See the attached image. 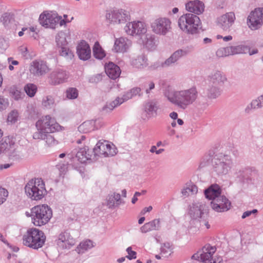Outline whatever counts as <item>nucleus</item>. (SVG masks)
<instances>
[{
  "label": "nucleus",
  "mask_w": 263,
  "mask_h": 263,
  "mask_svg": "<svg viewBox=\"0 0 263 263\" xmlns=\"http://www.w3.org/2000/svg\"><path fill=\"white\" fill-rule=\"evenodd\" d=\"M30 72L34 76H42L47 73L49 68L46 62L41 60H36L30 64Z\"/></svg>",
  "instance_id": "nucleus-18"
},
{
  "label": "nucleus",
  "mask_w": 263,
  "mask_h": 263,
  "mask_svg": "<svg viewBox=\"0 0 263 263\" xmlns=\"http://www.w3.org/2000/svg\"><path fill=\"white\" fill-rule=\"evenodd\" d=\"M163 62V67L164 68L169 67L175 63L176 62L174 60V59L170 56L169 58L166 59Z\"/></svg>",
  "instance_id": "nucleus-61"
},
{
  "label": "nucleus",
  "mask_w": 263,
  "mask_h": 263,
  "mask_svg": "<svg viewBox=\"0 0 263 263\" xmlns=\"http://www.w3.org/2000/svg\"><path fill=\"white\" fill-rule=\"evenodd\" d=\"M141 90V88L140 87H136L133 88L130 90L128 91H126L123 95V96L121 97L122 100H123V102L132 99L133 97L139 95Z\"/></svg>",
  "instance_id": "nucleus-37"
},
{
  "label": "nucleus",
  "mask_w": 263,
  "mask_h": 263,
  "mask_svg": "<svg viewBox=\"0 0 263 263\" xmlns=\"http://www.w3.org/2000/svg\"><path fill=\"white\" fill-rule=\"evenodd\" d=\"M231 55L246 53L249 50L248 47L243 44L229 46Z\"/></svg>",
  "instance_id": "nucleus-35"
},
{
  "label": "nucleus",
  "mask_w": 263,
  "mask_h": 263,
  "mask_svg": "<svg viewBox=\"0 0 263 263\" xmlns=\"http://www.w3.org/2000/svg\"><path fill=\"white\" fill-rule=\"evenodd\" d=\"M107 21L111 24H124L130 18L128 11L124 9H116L107 12L106 14Z\"/></svg>",
  "instance_id": "nucleus-12"
},
{
  "label": "nucleus",
  "mask_w": 263,
  "mask_h": 263,
  "mask_svg": "<svg viewBox=\"0 0 263 263\" xmlns=\"http://www.w3.org/2000/svg\"><path fill=\"white\" fill-rule=\"evenodd\" d=\"M126 251L128 254V255L126 256V257L128 259L132 260L137 258V253L136 252L132 250L131 247H128Z\"/></svg>",
  "instance_id": "nucleus-58"
},
{
  "label": "nucleus",
  "mask_w": 263,
  "mask_h": 263,
  "mask_svg": "<svg viewBox=\"0 0 263 263\" xmlns=\"http://www.w3.org/2000/svg\"><path fill=\"white\" fill-rule=\"evenodd\" d=\"M9 103L8 99L0 96V111L6 109L9 106Z\"/></svg>",
  "instance_id": "nucleus-56"
},
{
  "label": "nucleus",
  "mask_w": 263,
  "mask_h": 263,
  "mask_svg": "<svg viewBox=\"0 0 263 263\" xmlns=\"http://www.w3.org/2000/svg\"><path fill=\"white\" fill-rule=\"evenodd\" d=\"M164 96L172 104L184 110L196 101L198 92L196 86H192L188 89L167 90Z\"/></svg>",
  "instance_id": "nucleus-1"
},
{
  "label": "nucleus",
  "mask_w": 263,
  "mask_h": 263,
  "mask_svg": "<svg viewBox=\"0 0 263 263\" xmlns=\"http://www.w3.org/2000/svg\"><path fill=\"white\" fill-rule=\"evenodd\" d=\"M189 214L192 219L197 220L208 217V206L204 201L194 202L190 205Z\"/></svg>",
  "instance_id": "nucleus-11"
},
{
  "label": "nucleus",
  "mask_w": 263,
  "mask_h": 263,
  "mask_svg": "<svg viewBox=\"0 0 263 263\" xmlns=\"http://www.w3.org/2000/svg\"><path fill=\"white\" fill-rule=\"evenodd\" d=\"M216 55L218 57L221 58L230 55V52L229 46L226 47H222L218 49L216 52Z\"/></svg>",
  "instance_id": "nucleus-54"
},
{
  "label": "nucleus",
  "mask_w": 263,
  "mask_h": 263,
  "mask_svg": "<svg viewBox=\"0 0 263 263\" xmlns=\"http://www.w3.org/2000/svg\"><path fill=\"white\" fill-rule=\"evenodd\" d=\"M233 166L230 156L218 153L212 161L211 174L214 177H222L229 173Z\"/></svg>",
  "instance_id": "nucleus-2"
},
{
  "label": "nucleus",
  "mask_w": 263,
  "mask_h": 263,
  "mask_svg": "<svg viewBox=\"0 0 263 263\" xmlns=\"http://www.w3.org/2000/svg\"><path fill=\"white\" fill-rule=\"evenodd\" d=\"M68 77V73L65 70L58 68L50 73L49 83L52 85H59L65 82Z\"/></svg>",
  "instance_id": "nucleus-19"
},
{
  "label": "nucleus",
  "mask_w": 263,
  "mask_h": 263,
  "mask_svg": "<svg viewBox=\"0 0 263 263\" xmlns=\"http://www.w3.org/2000/svg\"><path fill=\"white\" fill-rule=\"evenodd\" d=\"M161 253L165 256L170 255L172 253V248L169 242L163 243L161 248Z\"/></svg>",
  "instance_id": "nucleus-51"
},
{
  "label": "nucleus",
  "mask_w": 263,
  "mask_h": 263,
  "mask_svg": "<svg viewBox=\"0 0 263 263\" xmlns=\"http://www.w3.org/2000/svg\"><path fill=\"white\" fill-rule=\"evenodd\" d=\"M263 106H262L260 101L258 97L256 99L253 100L247 106L246 108V110L247 111H249V110L253 109H258L261 108Z\"/></svg>",
  "instance_id": "nucleus-49"
},
{
  "label": "nucleus",
  "mask_w": 263,
  "mask_h": 263,
  "mask_svg": "<svg viewBox=\"0 0 263 263\" xmlns=\"http://www.w3.org/2000/svg\"><path fill=\"white\" fill-rule=\"evenodd\" d=\"M160 228V219H155L148 222L145 223L140 228V231L142 233H146L154 230H159Z\"/></svg>",
  "instance_id": "nucleus-33"
},
{
  "label": "nucleus",
  "mask_w": 263,
  "mask_h": 263,
  "mask_svg": "<svg viewBox=\"0 0 263 263\" xmlns=\"http://www.w3.org/2000/svg\"><path fill=\"white\" fill-rule=\"evenodd\" d=\"M208 217H204V218H200L198 221L200 222L201 227H205L207 229L210 228V224L207 220Z\"/></svg>",
  "instance_id": "nucleus-63"
},
{
  "label": "nucleus",
  "mask_w": 263,
  "mask_h": 263,
  "mask_svg": "<svg viewBox=\"0 0 263 263\" xmlns=\"http://www.w3.org/2000/svg\"><path fill=\"white\" fill-rule=\"evenodd\" d=\"M132 45V42L125 37L116 39L115 41L113 50L116 52H125Z\"/></svg>",
  "instance_id": "nucleus-25"
},
{
  "label": "nucleus",
  "mask_w": 263,
  "mask_h": 263,
  "mask_svg": "<svg viewBox=\"0 0 263 263\" xmlns=\"http://www.w3.org/2000/svg\"><path fill=\"white\" fill-rule=\"evenodd\" d=\"M221 189L217 184L211 185L204 191V195L206 198L213 201L218 197L221 196Z\"/></svg>",
  "instance_id": "nucleus-30"
},
{
  "label": "nucleus",
  "mask_w": 263,
  "mask_h": 263,
  "mask_svg": "<svg viewBox=\"0 0 263 263\" xmlns=\"http://www.w3.org/2000/svg\"><path fill=\"white\" fill-rule=\"evenodd\" d=\"M185 9L197 15L203 13L204 10V5L203 2L199 0L192 1L186 3Z\"/></svg>",
  "instance_id": "nucleus-24"
},
{
  "label": "nucleus",
  "mask_w": 263,
  "mask_h": 263,
  "mask_svg": "<svg viewBox=\"0 0 263 263\" xmlns=\"http://www.w3.org/2000/svg\"><path fill=\"white\" fill-rule=\"evenodd\" d=\"M138 42L148 50H154L156 47L155 36L151 33H145L140 37Z\"/></svg>",
  "instance_id": "nucleus-23"
},
{
  "label": "nucleus",
  "mask_w": 263,
  "mask_h": 263,
  "mask_svg": "<svg viewBox=\"0 0 263 263\" xmlns=\"http://www.w3.org/2000/svg\"><path fill=\"white\" fill-rule=\"evenodd\" d=\"M52 216V210L47 205H38L31 209L32 221L34 226H42L46 224Z\"/></svg>",
  "instance_id": "nucleus-8"
},
{
  "label": "nucleus",
  "mask_w": 263,
  "mask_h": 263,
  "mask_svg": "<svg viewBox=\"0 0 263 263\" xmlns=\"http://www.w3.org/2000/svg\"><path fill=\"white\" fill-rule=\"evenodd\" d=\"M60 19L57 13L44 12L40 14L39 22L45 28L55 29Z\"/></svg>",
  "instance_id": "nucleus-16"
},
{
  "label": "nucleus",
  "mask_w": 263,
  "mask_h": 263,
  "mask_svg": "<svg viewBox=\"0 0 263 263\" xmlns=\"http://www.w3.org/2000/svg\"><path fill=\"white\" fill-rule=\"evenodd\" d=\"M37 131L33 135V139L42 138L45 134L53 133L61 129V126L57 123L55 119L50 115H46L40 118L36 122Z\"/></svg>",
  "instance_id": "nucleus-3"
},
{
  "label": "nucleus",
  "mask_w": 263,
  "mask_h": 263,
  "mask_svg": "<svg viewBox=\"0 0 263 263\" xmlns=\"http://www.w3.org/2000/svg\"><path fill=\"white\" fill-rule=\"evenodd\" d=\"M7 62L9 65L8 69L10 71H13L14 70V66H17L19 65V62L14 60L13 57L8 58Z\"/></svg>",
  "instance_id": "nucleus-55"
},
{
  "label": "nucleus",
  "mask_w": 263,
  "mask_h": 263,
  "mask_svg": "<svg viewBox=\"0 0 263 263\" xmlns=\"http://www.w3.org/2000/svg\"><path fill=\"white\" fill-rule=\"evenodd\" d=\"M8 195V191L4 188L0 187V204L3 203Z\"/></svg>",
  "instance_id": "nucleus-59"
},
{
  "label": "nucleus",
  "mask_w": 263,
  "mask_h": 263,
  "mask_svg": "<svg viewBox=\"0 0 263 263\" xmlns=\"http://www.w3.org/2000/svg\"><path fill=\"white\" fill-rule=\"evenodd\" d=\"M24 189L27 196L35 201L42 199L47 193L45 182L41 178L30 179L26 183Z\"/></svg>",
  "instance_id": "nucleus-5"
},
{
  "label": "nucleus",
  "mask_w": 263,
  "mask_h": 263,
  "mask_svg": "<svg viewBox=\"0 0 263 263\" xmlns=\"http://www.w3.org/2000/svg\"><path fill=\"white\" fill-rule=\"evenodd\" d=\"M95 155L100 157H112L117 153L115 145L104 140H99L93 148Z\"/></svg>",
  "instance_id": "nucleus-10"
},
{
  "label": "nucleus",
  "mask_w": 263,
  "mask_h": 263,
  "mask_svg": "<svg viewBox=\"0 0 263 263\" xmlns=\"http://www.w3.org/2000/svg\"><path fill=\"white\" fill-rule=\"evenodd\" d=\"M178 25L180 29L189 34H196L201 29V22L199 17L193 13H186L178 19Z\"/></svg>",
  "instance_id": "nucleus-4"
},
{
  "label": "nucleus",
  "mask_w": 263,
  "mask_h": 263,
  "mask_svg": "<svg viewBox=\"0 0 263 263\" xmlns=\"http://www.w3.org/2000/svg\"><path fill=\"white\" fill-rule=\"evenodd\" d=\"M247 23L251 30L259 29L263 25V8H258L252 11L247 17Z\"/></svg>",
  "instance_id": "nucleus-13"
},
{
  "label": "nucleus",
  "mask_w": 263,
  "mask_h": 263,
  "mask_svg": "<svg viewBox=\"0 0 263 263\" xmlns=\"http://www.w3.org/2000/svg\"><path fill=\"white\" fill-rule=\"evenodd\" d=\"M216 251V246L207 243L193 254L192 258L204 263H221L222 259L215 256Z\"/></svg>",
  "instance_id": "nucleus-7"
},
{
  "label": "nucleus",
  "mask_w": 263,
  "mask_h": 263,
  "mask_svg": "<svg viewBox=\"0 0 263 263\" xmlns=\"http://www.w3.org/2000/svg\"><path fill=\"white\" fill-rule=\"evenodd\" d=\"M208 80L211 84L221 86L227 81V78L223 72L215 70L209 75Z\"/></svg>",
  "instance_id": "nucleus-22"
},
{
  "label": "nucleus",
  "mask_w": 263,
  "mask_h": 263,
  "mask_svg": "<svg viewBox=\"0 0 263 263\" xmlns=\"http://www.w3.org/2000/svg\"><path fill=\"white\" fill-rule=\"evenodd\" d=\"M18 118V113L15 110H12L8 116L7 121L11 124L15 123Z\"/></svg>",
  "instance_id": "nucleus-53"
},
{
  "label": "nucleus",
  "mask_w": 263,
  "mask_h": 263,
  "mask_svg": "<svg viewBox=\"0 0 263 263\" xmlns=\"http://www.w3.org/2000/svg\"><path fill=\"white\" fill-rule=\"evenodd\" d=\"M212 208L218 212L227 211L230 209V201L223 195H221L211 202Z\"/></svg>",
  "instance_id": "nucleus-21"
},
{
  "label": "nucleus",
  "mask_w": 263,
  "mask_h": 263,
  "mask_svg": "<svg viewBox=\"0 0 263 263\" xmlns=\"http://www.w3.org/2000/svg\"><path fill=\"white\" fill-rule=\"evenodd\" d=\"M106 74L112 79L118 78L121 74L120 67L112 62H109L105 66Z\"/></svg>",
  "instance_id": "nucleus-32"
},
{
  "label": "nucleus",
  "mask_w": 263,
  "mask_h": 263,
  "mask_svg": "<svg viewBox=\"0 0 263 263\" xmlns=\"http://www.w3.org/2000/svg\"><path fill=\"white\" fill-rule=\"evenodd\" d=\"M155 84L153 81L148 80L145 81L142 85V88L145 90L146 94L150 93L155 88Z\"/></svg>",
  "instance_id": "nucleus-50"
},
{
  "label": "nucleus",
  "mask_w": 263,
  "mask_h": 263,
  "mask_svg": "<svg viewBox=\"0 0 263 263\" xmlns=\"http://www.w3.org/2000/svg\"><path fill=\"white\" fill-rule=\"evenodd\" d=\"M126 33L132 36L138 35L140 37L147 32L146 24L141 21H133L126 24L124 27Z\"/></svg>",
  "instance_id": "nucleus-14"
},
{
  "label": "nucleus",
  "mask_w": 263,
  "mask_h": 263,
  "mask_svg": "<svg viewBox=\"0 0 263 263\" xmlns=\"http://www.w3.org/2000/svg\"><path fill=\"white\" fill-rule=\"evenodd\" d=\"M123 103V100H122L121 97H118L111 102L106 103L103 107L102 110L106 112H110Z\"/></svg>",
  "instance_id": "nucleus-36"
},
{
  "label": "nucleus",
  "mask_w": 263,
  "mask_h": 263,
  "mask_svg": "<svg viewBox=\"0 0 263 263\" xmlns=\"http://www.w3.org/2000/svg\"><path fill=\"white\" fill-rule=\"evenodd\" d=\"M78 90L76 88H69L66 91V97L69 99H75L78 97Z\"/></svg>",
  "instance_id": "nucleus-52"
},
{
  "label": "nucleus",
  "mask_w": 263,
  "mask_h": 263,
  "mask_svg": "<svg viewBox=\"0 0 263 263\" xmlns=\"http://www.w3.org/2000/svg\"><path fill=\"white\" fill-rule=\"evenodd\" d=\"M24 90L26 94L30 97H33L35 96L37 91V86L32 83L27 84L24 86Z\"/></svg>",
  "instance_id": "nucleus-45"
},
{
  "label": "nucleus",
  "mask_w": 263,
  "mask_h": 263,
  "mask_svg": "<svg viewBox=\"0 0 263 263\" xmlns=\"http://www.w3.org/2000/svg\"><path fill=\"white\" fill-rule=\"evenodd\" d=\"M257 212L258 211L256 209H253L252 211H247L243 213L241 218L242 219H245L246 217L250 216L251 214H256Z\"/></svg>",
  "instance_id": "nucleus-64"
},
{
  "label": "nucleus",
  "mask_w": 263,
  "mask_h": 263,
  "mask_svg": "<svg viewBox=\"0 0 263 263\" xmlns=\"http://www.w3.org/2000/svg\"><path fill=\"white\" fill-rule=\"evenodd\" d=\"M46 236L44 232L36 228L27 230L23 237V244L33 249L37 250L44 245Z\"/></svg>",
  "instance_id": "nucleus-6"
},
{
  "label": "nucleus",
  "mask_w": 263,
  "mask_h": 263,
  "mask_svg": "<svg viewBox=\"0 0 263 263\" xmlns=\"http://www.w3.org/2000/svg\"><path fill=\"white\" fill-rule=\"evenodd\" d=\"M131 65L135 68L142 69L148 66V60L145 55L142 54L132 58Z\"/></svg>",
  "instance_id": "nucleus-31"
},
{
  "label": "nucleus",
  "mask_w": 263,
  "mask_h": 263,
  "mask_svg": "<svg viewBox=\"0 0 263 263\" xmlns=\"http://www.w3.org/2000/svg\"><path fill=\"white\" fill-rule=\"evenodd\" d=\"M197 192V186L194 184H190L182 190V194L183 196H188L190 195L196 194Z\"/></svg>",
  "instance_id": "nucleus-46"
},
{
  "label": "nucleus",
  "mask_w": 263,
  "mask_h": 263,
  "mask_svg": "<svg viewBox=\"0 0 263 263\" xmlns=\"http://www.w3.org/2000/svg\"><path fill=\"white\" fill-rule=\"evenodd\" d=\"M9 92L10 96L15 100H18L22 98V92L15 86L10 87Z\"/></svg>",
  "instance_id": "nucleus-48"
},
{
  "label": "nucleus",
  "mask_w": 263,
  "mask_h": 263,
  "mask_svg": "<svg viewBox=\"0 0 263 263\" xmlns=\"http://www.w3.org/2000/svg\"><path fill=\"white\" fill-rule=\"evenodd\" d=\"M189 52V47H185L177 50L171 55V57L177 63L182 57L187 55Z\"/></svg>",
  "instance_id": "nucleus-39"
},
{
  "label": "nucleus",
  "mask_w": 263,
  "mask_h": 263,
  "mask_svg": "<svg viewBox=\"0 0 263 263\" xmlns=\"http://www.w3.org/2000/svg\"><path fill=\"white\" fill-rule=\"evenodd\" d=\"M93 247V242L90 240H86L81 242L77 247V251L78 253H83L86 251L90 249Z\"/></svg>",
  "instance_id": "nucleus-41"
},
{
  "label": "nucleus",
  "mask_w": 263,
  "mask_h": 263,
  "mask_svg": "<svg viewBox=\"0 0 263 263\" xmlns=\"http://www.w3.org/2000/svg\"><path fill=\"white\" fill-rule=\"evenodd\" d=\"M208 164H209V158H208V157L207 156V157H206V158H203L202 159V160H201V161L199 164L198 169L201 170V169L204 168L205 167H206V166H208Z\"/></svg>",
  "instance_id": "nucleus-62"
},
{
  "label": "nucleus",
  "mask_w": 263,
  "mask_h": 263,
  "mask_svg": "<svg viewBox=\"0 0 263 263\" xmlns=\"http://www.w3.org/2000/svg\"><path fill=\"white\" fill-rule=\"evenodd\" d=\"M59 48L60 55L64 57L67 60H71L74 57L73 52L68 48V45Z\"/></svg>",
  "instance_id": "nucleus-43"
},
{
  "label": "nucleus",
  "mask_w": 263,
  "mask_h": 263,
  "mask_svg": "<svg viewBox=\"0 0 263 263\" xmlns=\"http://www.w3.org/2000/svg\"><path fill=\"white\" fill-rule=\"evenodd\" d=\"M158 108L159 107L156 102L151 101L147 103L142 113V118L144 120H146L156 117Z\"/></svg>",
  "instance_id": "nucleus-27"
},
{
  "label": "nucleus",
  "mask_w": 263,
  "mask_h": 263,
  "mask_svg": "<svg viewBox=\"0 0 263 263\" xmlns=\"http://www.w3.org/2000/svg\"><path fill=\"white\" fill-rule=\"evenodd\" d=\"M67 33L63 31L59 32L56 35L55 41L59 47H63L68 45L66 40Z\"/></svg>",
  "instance_id": "nucleus-42"
},
{
  "label": "nucleus",
  "mask_w": 263,
  "mask_h": 263,
  "mask_svg": "<svg viewBox=\"0 0 263 263\" xmlns=\"http://www.w3.org/2000/svg\"><path fill=\"white\" fill-rule=\"evenodd\" d=\"M104 124L103 120L98 118L95 120H88L84 122L78 127L80 133H88L102 127Z\"/></svg>",
  "instance_id": "nucleus-17"
},
{
  "label": "nucleus",
  "mask_w": 263,
  "mask_h": 263,
  "mask_svg": "<svg viewBox=\"0 0 263 263\" xmlns=\"http://www.w3.org/2000/svg\"><path fill=\"white\" fill-rule=\"evenodd\" d=\"M30 27H33L34 28H35V30L34 31H29L28 32L27 31H26V34H27L29 36L33 38L34 39H36L38 37V32L39 31L37 27L35 26H30Z\"/></svg>",
  "instance_id": "nucleus-60"
},
{
  "label": "nucleus",
  "mask_w": 263,
  "mask_h": 263,
  "mask_svg": "<svg viewBox=\"0 0 263 263\" xmlns=\"http://www.w3.org/2000/svg\"><path fill=\"white\" fill-rule=\"evenodd\" d=\"M1 21L5 27L10 28L14 23V15L10 13H5L2 16Z\"/></svg>",
  "instance_id": "nucleus-38"
},
{
  "label": "nucleus",
  "mask_w": 263,
  "mask_h": 263,
  "mask_svg": "<svg viewBox=\"0 0 263 263\" xmlns=\"http://www.w3.org/2000/svg\"><path fill=\"white\" fill-rule=\"evenodd\" d=\"M50 133L45 134V137L42 138L35 139V140H44L48 146H53L58 144V141Z\"/></svg>",
  "instance_id": "nucleus-44"
},
{
  "label": "nucleus",
  "mask_w": 263,
  "mask_h": 263,
  "mask_svg": "<svg viewBox=\"0 0 263 263\" xmlns=\"http://www.w3.org/2000/svg\"><path fill=\"white\" fill-rule=\"evenodd\" d=\"M151 28L153 33L159 35H166L171 31L172 22L167 17H159L151 23Z\"/></svg>",
  "instance_id": "nucleus-9"
},
{
  "label": "nucleus",
  "mask_w": 263,
  "mask_h": 263,
  "mask_svg": "<svg viewBox=\"0 0 263 263\" xmlns=\"http://www.w3.org/2000/svg\"><path fill=\"white\" fill-rule=\"evenodd\" d=\"M72 154L75 155L76 159L80 162L83 163L88 160L90 159L91 155L89 154L88 149L86 147L80 148L78 150L72 152Z\"/></svg>",
  "instance_id": "nucleus-34"
},
{
  "label": "nucleus",
  "mask_w": 263,
  "mask_h": 263,
  "mask_svg": "<svg viewBox=\"0 0 263 263\" xmlns=\"http://www.w3.org/2000/svg\"><path fill=\"white\" fill-rule=\"evenodd\" d=\"M222 91L220 86L209 83L207 88L204 90L205 97L210 99H216L218 98Z\"/></svg>",
  "instance_id": "nucleus-28"
},
{
  "label": "nucleus",
  "mask_w": 263,
  "mask_h": 263,
  "mask_svg": "<svg viewBox=\"0 0 263 263\" xmlns=\"http://www.w3.org/2000/svg\"><path fill=\"white\" fill-rule=\"evenodd\" d=\"M55 242L59 249H69L75 243V240L67 232H63L59 234Z\"/></svg>",
  "instance_id": "nucleus-15"
},
{
  "label": "nucleus",
  "mask_w": 263,
  "mask_h": 263,
  "mask_svg": "<svg viewBox=\"0 0 263 263\" xmlns=\"http://www.w3.org/2000/svg\"><path fill=\"white\" fill-rule=\"evenodd\" d=\"M93 54L95 58L101 60L106 55L104 50L100 45L98 42H96L93 47Z\"/></svg>",
  "instance_id": "nucleus-40"
},
{
  "label": "nucleus",
  "mask_w": 263,
  "mask_h": 263,
  "mask_svg": "<svg viewBox=\"0 0 263 263\" xmlns=\"http://www.w3.org/2000/svg\"><path fill=\"white\" fill-rule=\"evenodd\" d=\"M106 202L109 208H113L125 203V201L121 198V195L116 192L110 194L107 196Z\"/></svg>",
  "instance_id": "nucleus-29"
},
{
  "label": "nucleus",
  "mask_w": 263,
  "mask_h": 263,
  "mask_svg": "<svg viewBox=\"0 0 263 263\" xmlns=\"http://www.w3.org/2000/svg\"><path fill=\"white\" fill-rule=\"evenodd\" d=\"M42 105L46 109H51L54 107V99L51 96H47L43 98Z\"/></svg>",
  "instance_id": "nucleus-47"
},
{
  "label": "nucleus",
  "mask_w": 263,
  "mask_h": 263,
  "mask_svg": "<svg viewBox=\"0 0 263 263\" xmlns=\"http://www.w3.org/2000/svg\"><path fill=\"white\" fill-rule=\"evenodd\" d=\"M235 19L234 12H228L218 17L217 25L223 30L228 31L234 23Z\"/></svg>",
  "instance_id": "nucleus-20"
},
{
  "label": "nucleus",
  "mask_w": 263,
  "mask_h": 263,
  "mask_svg": "<svg viewBox=\"0 0 263 263\" xmlns=\"http://www.w3.org/2000/svg\"><path fill=\"white\" fill-rule=\"evenodd\" d=\"M150 68L152 70H155L160 68H164L163 67V62L162 61L158 60L153 63L151 66Z\"/></svg>",
  "instance_id": "nucleus-57"
},
{
  "label": "nucleus",
  "mask_w": 263,
  "mask_h": 263,
  "mask_svg": "<svg viewBox=\"0 0 263 263\" xmlns=\"http://www.w3.org/2000/svg\"><path fill=\"white\" fill-rule=\"evenodd\" d=\"M77 53L80 59L86 61L91 57V50L89 45L85 41L81 42L77 48Z\"/></svg>",
  "instance_id": "nucleus-26"
}]
</instances>
